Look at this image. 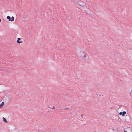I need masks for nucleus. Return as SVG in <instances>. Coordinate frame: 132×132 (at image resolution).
Wrapping results in <instances>:
<instances>
[{"instance_id":"obj_1","label":"nucleus","mask_w":132,"mask_h":132,"mask_svg":"<svg viewBox=\"0 0 132 132\" xmlns=\"http://www.w3.org/2000/svg\"><path fill=\"white\" fill-rule=\"evenodd\" d=\"M78 56L81 59L84 61H88L89 60V57L87 54L82 50H79L78 53Z\"/></svg>"},{"instance_id":"obj_2","label":"nucleus","mask_w":132,"mask_h":132,"mask_svg":"<svg viewBox=\"0 0 132 132\" xmlns=\"http://www.w3.org/2000/svg\"><path fill=\"white\" fill-rule=\"evenodd\" d=\"M7 19H8V21H13L14 20V18L13 16L11 18L9 16H7L6 17Z\"/></svg>"},{"instance_id":"obj_3","label":"nucleus","mask_w":132,"mask_h":132,"mask_svg":"<svg viewBox=\"0 0 132 132\" xmlns=\"http://www.w3.org/2000/svg\"><path fill=\"white\" fill-rule=\"evenodd\" d=\"M126 114V111H123L122 112H120L119 113V115L120 116L123 117L125 116V114Z\"/></svg>"},{"instance_id":"obj_4","label":"nucleus","mask_w":132,"mask_h":132,"mask_svg":"<svg viewBox=\"0 0 132 132\" xmlns=\"http://www.w3.org/2000/svg\"><path fill=\"white\" fill-rule=\"evenodd\" d=\"M124 132H132V130L131 129H127L125 130Z\"/></svg>"},{"instance_id":"obj_5","label":"nucleus","mask_w":132,"mask_h":132,"mask_svg":"<svg viewBox=\"0 0 132 132\" xmlns=\"http://www.w3.org/2000/svg\"><path fill=\"white\" fill-rule=\"evenodd\" d=\"M19 44H20L22 43V42L21 40V39L20 38H18L17 40L16 41Z\"/></svg>"},{"instance_id":"obj_6","label":"nucleus","mask_w":132,"mask_h":132,"mask_svg":"<svg viewBox=\"0 0 132 132\" xmlns=\"http://www.w3.org/2000/svg\"><path fill=\"white\" fill-rule=\"evenodd\" d=\"M4 104V102H2L1 104H0V108L2 107Z\"/></svg>"},{"instance_id":"obj_7","label":"nucleus","mask_w":132,"mask_h":132,"mask_svg":"<svg viewBox=\"0 0 132 132\" xmlns=\"http://www.w3.org/2000/svg\"><path fill=\"white\" fill-rule=\"evenodd\" d=\"M3 121L5 123H7V121L6 119L5 118H4V117H3Z\"/></svg>"},{"instance_id":"obj_8","label":"nucleus","mask_w":132,"mask_h":132,"mask_svg":"<svg viewBox=\"0 0 132 132\" xmlns=\"http://www.w3.org/2000/svg\"><path fill=\"white\" fill-rule=\"evenodd\" d=\"M1 22V19L0 18V22Z\"/></svg>"},{"instance_id":"obj_9","label":"nucleus","mask_w":132,"mask_h":132,"mask_svg":"<svg viewBox=\"0 0 132 132\" xmlns=\"http://www.w3.org/2000/svg\"><path fill=\"white\" fill-rule=\"evenodd\" d=\"M54 108V107H53L52 108Z\"/></svg>"},{"instance_id":"obj_10","label":"nucleus","mask_w":132,"mask_h":132,"mask_svg":"<svg viewBox=\"0 0 132 132\" xmlns=\"http://www.w3.org/2000/svg\"><path fill=\"white\" fill-rule=\"evenodd\" d=\"M131 93H132V89L131 90Z\"/></svg>"}]
</instances>
